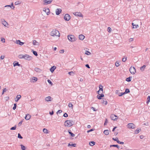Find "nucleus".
I'll list each match as a JSON object with an SVG mask.
<instances>
[{
  "label": "nucleus",
  "instance_id": "1",
  "mask_svg": "<svg viewBox=\"0 0 150 150\" xmlns=\"http://www.w3.org/2000/svg\"><path fill=\"white\" fill-rule=\"evenodd\" d=\"M74 122L72 120H67L64 122V125L66 126L69 127L74 125Z\"/></svg>",
  "mask_w": 150,
  "mask_h": 150
},
{
  "label": "nucleus",
  "instance_id": "2",
  "mask_svg": "<svg viewBox=\"0 0 150 150\" xmlns=\"http://www.w3.org/2000/svg\"><path fill=\"white\" fill-rule=\"evenodd\" d=\"M50 35L52 36L54 35L59 36L60 35V33L59 31L56 30H53L50 33Z\"/></svg>",
  "mask_w": 150,
  "mask_h": 150
},
{
  "label": "nucleus",
  "instance_id": "3",
  "mask_svg": "<svg viewBox=\"0 0 150 150\" xmlns=\"http://www.w3.org/2000/svg\"><path fill=\"white\" fill-rule=\"evenodd\" d=\"M67 37L68 40L71 42H74L76 40V38L74 35H68Z\"/></svg>",
  "mask_w": 150,
  "mask_h": 150
},
{
  "label": "nucleus",
  "instance_id": "4",
  "mask_svg": "<svg viewBox=\"0 0 150 150\" xmlns=\"http://www.w3.org/2000/svg\"><path fill=\"white\" fill-rule=\"evenodd\" d=\"M129 70L130 73L132 74H134L136 72V69L134 67H131L129 68Z\"/></svg>",
  "mask_w": 150,
  "mask_h": 150
},
{
  "label": "nucleus",
  "instance_id": "5",
  "mask_svg": "<svg viewBox=\"0 0 150 150\" xmlns=\"http://www.w3.org/2000/svg\"><path fill=\"white\" fill-rule=\"evenodd\" d=\"M71 18L70 15L68 14H66L64 17V19L66 21H69Z\"/></svg>",
  "mask_w": 150,
  "mask_h": 150
},
{
  "label": "nucleus",
  "instance_id": "6",
  "mask_svg": "<svg viewBox=\"0 0 150 150\" xmlns=\"http://www.w3.org/2000/svg\"><path fill=\"white\" fill-rule=\"evenodd\" d=\"M127 127L129 129H134L135 128V125L132 123H129L127 125Z\"/></svg>",
  "mask_w": 150,
  "mask_h": 150
},
{
  "label": "nucleus",
  "instance_id": "7",
  "mask_svg": "<svg viewBox=\"0 0 150 150\" xmlns=\"http://www.w3.org/2000/svg\"><path fill=\"white\" fill-rule=\"evenodd\" d=\"M25 59L28 60H31L32 59V57L27 54H25Z\"/></svg>",
  "mask_w": 150,
  "mask_h": 150
},
{
  "label": "nucleus",
  "instance_id": "8",
  "mask_svg": "<svg viewBox=\"0 0 150 150\" xmlns=\"http://www.w3.org/2000/svg\"><path fill=\"white\" fill-rule=\"evenodd\" d=\"M110 117L112 120H115L118 119V117L115 115H112Z\"/></svg>",
  "mask_w": 150,
  "mask_h": 150
},
{
  "label": "nucleus",
  "instance_id": "9",
  "mask_svg": "<svg viewBox=\"0 0 150 150\" xmlns=\"http://www.w3.org/2000/svg\"><path fill=\"white\" fill-rule=\"evenodd\" d=\"M73 14L75 16L82 17L83 15L80 12H76L73 13Z\"/></svg>",
  "mask_w": 150,
  "mask_h": 150
},
{
  "label": "nucleus",
  "instance_id": "10",
  "mask_svg": "<svg viewBox=\"0 0 150 150\" xmlns=\"http://www.w3.org/2000/svg\"><path fill=\"white\" fill-rule=\"evenodd\" d=\"M62 10L61 9H57L56 10V13L57 15H59L62 12Z\"/></svg>",
  "mask_w": 150,
  "mask_h": 150
},
{
  "label": "nucleus",
  "instance_id": "11",
  "mask_svg": "<svg viewBox=\"0 0 150 150\" xmlns=\"http://www.w3.org/2000/svg\"><path fill=\"white\" fill-rule=\"evenodd\" d=\"M104 97V95L103 94H100L97 96V98L99 100L102 99V98Z\"/></svg>",
  "mask_w": 150,
  "mask_h": 150
},
{
  "label": "nucleus",
  "instance_id": "12",
  "mask_svg": "<svg viewBox=\"0 0 150 150\" xmlns=\"http://www.w3.org/2000/svg\"><path fill=\"white\" fill-rule=\"evenodd\" d=\"M52 0H44V2L45 4H48L51 3Z\"/></svg>",
  "mask_w": 150,
  "mask_h": 150
},
{
  "label": "nucleus",
  "instance_id": "13",
  "mask_svg": "<svg viewBox=\"0 0 150 150\" xmlns=\"http://www.w3.org/2000/svg\"><path fill=\"white\" fill-rule=\"evenodd\" d=\"M56 67L54 66H53L50 69V70L52 73H53L56 69Z\"/></svg>",
  "mask_w": 150,
  "mask_h": 150
},
{
  "label": "nucleus",
  "instance_id": "14",
  "mask_svg": "<svg viewBox=\"0 0 150 150\" xmlns=\"http://www.w3.org/2000/svg\"><path fill=\"white\" fill-rule=\"evenodd\" d=\"M16 43L17 44H18L21 45H22L24 44V42H21L19 40H16Z\"/></svg>",
  "mask_w": 150,
  "mask_h": 150
},
{
  "label": "nucleus",
  "instance_id": "15",
  "mask_svg": "<svg viewBox=\"0 0 150 150\" xmlns=\"http://www.w3.org/2000/svg\"><path fill=\"white\" fill-rule=\"evenodd\" d=\"M35 71L36 72L40 73L42 71V70L39 68L35 67Z\"/></svg>",
  "mask_w": 150,
  "mask_h": 150
},
{
  "label": "nucleus",
  "instance_id": "16",
  "mask_svg": "<svg viewBox=\"0 0 150 150\" xmlns=\"http://www.w3.org/2000/svg\"><path fill=\"white\" fill-rule=\"evenodd\" d=\"M13 3H12L11 5H7L6 6H5L4 7H10L12 9H13L14 8V6H13Z\"/></svg>",
  "mask_w": 150,
  "mask_h": 150
},
{
  "label": "nucleus",
  "instance_id": "17",
  "mask_svg": "<svg viewBox=\"0 0 150 150\" xmlns=\"http://www.w3.org/2000/svg\"><path fill=\"white\" fill-rule=\"evenodd\" d=\"M21 98V96L20 95H18L16 96V98H15V101L17 102L19 99Z\"/></svg>",
  "mask_w": 150,
  "mask_h": 150
},
{
  "label": "nucleus",
  "instance_id": "18",
  "mask_svg": "<svg viewBox=\"0 0 150 150\" xmlns=\"http://www.w3.org/2000/svg\"><path fill=\"white\" fill-rule=\"evenodd\" d=\"M31 116L28 114L26 115L25 117V119L26 120H28L30 119Z\"/></svg>",
  "mask_w": 150,
  "mask_h": 150
},
{
  "label": "nucleus",
  "instance_id": "19",
  "mask_svg": "<svg viewBox=\"0 0 150 150\" xmlns=\"http://www.w3.org/2000/svg\"><path fill=\"white\" fill-rule=\"evenodd\" d=\"M79 38L81 40H83L84 39L85 36L84 35L81 34L79 35Z\"/></svg>",
  "mask_w": 150,
  "mask_h": 150
},
{
  "label": "nucleus",
  "instance_id": "20",
  "mask_svg": "<svg viewBox=\"0 0 150 150\" xmlns=\"http://www.w3.org/2000/svg\"><path fill=\"white\" fill-rule=\"evenodd\" d=\"M43 11H45L47 15H48L49 14L50 12L49 8H45L44 10H43Z\"/></svg>",
  "mask_w": 150,
  "mask_h": 150
},
{
  "label": "nucleus",
  "instance_id": "21",
  "mask_svg": "<svg viewBox=\"0 0 150 150\" xmlns=\"http://www.w3.org/2000/svg\"><path fill=\"white\" fill-rule=\"evenodd\" d=\"M13 64L14 67H15L17 66L19 67L21 66L20 64H19L18 62H14L13 63Z\"/></svg>",
  "mask_w": 150,
  "mask_h": 150
},
{
  "label": "nucleus",
  "instance_id": "22",
  "mask_svg": "<svg viewBox=\"0 0 150 150\" xmlns=\"http://www.w3.org/2000/svg\"><path fill=\"white\" fill-rule=\"evenodd\" d=\"M51 97L48 96L45 98V100L47 101H51Z\"/></svg>",
  "mask_w": 150,
  "mask_h": 150
},
{
  "label": "nucleus",
  "instance_id": "23",
  "mask_svg": "<svg viewBox=\"0 0 150 150\" xmlns=\"http://www.w3.org/2000/svg\"><path fill=\"white\" fill-rule=\"evenodd\" d=\"M109 131L108 130H105L103 132V133L106 135H108L109 134Z\"/></svg>",
  "mask_w": 150,
  "mask_h": 150
},
{
  "label": "nucleus",
  "instance_id": "24",
  "mask_svg": "<svg viewBox=\"0 0 150 150\" xmlns=\"http://www.w3.org/2000/svg\"><path fill=\"white\" fill-rule=\"evenodd\" d=\"M38 80V78L36 77H33L32 78V79L31 80V82H35L37 81Z\"/></svg>",
  "mask_w": 150,
  "mask_h": 150
},
{
  "label": "nucleus",
  "instance_id": "25",
  "mask_svg": "<svg viewBox=\"0 0 150 150\" xmlns=\"http://www.w3.org/2000/svg\"><path fill=\"white\" fill-rule=\"evenodd\" d=\"M68 132L69 134L72 137H74L75 136V134L71 132L70 130H68Z\"/></svg>",
  "mask_w": 150,
  "mask_h": 150
},
{
  "label": "nucleus",
  "instance_id": "26",
  "mask_svg": "<svg viewBox=\"0 0 150 150\" xmlns=\"http://www.w3.org/2000/svg\"><path fill=\"white\" fill-rule=\"evenodd\" d=\"M132 25L133 26V28H137L139 27L138 25L134 24L133 23H132Z\"/></svg>",
  "mask_w": 150,
  "mask_h": 150
},
{
  "label": "nucleus",
  "instance_id": "27",
  "mask_svg": "<svg viewBox=\"0 0 150 150\" xmlns=\"http://www.w3.org/2000/svg\"><path fill=\"white\" fill-rule=\"evenodd\" d=\"M95 144V142L93 141L90 142L89 143V145L91 146H93Z\"/></svg>",
  "mask_w": 150,
  "mask_h": 150
},
{
  "label": "nucleus",
  "instance_id": "28",
  "mask_svg": "<svg viewBox=\"0 0 150 150\" xmlns=\"http://www.w3.org/2000/svg\"><path fill=\"white\" fill-rule=\"evenodd\" d=\"M141 131V129H139L137 128L135 131L134 132V134H138Z\"/></svg>",
  "mask_w": 150,
  "mask_h": 150
},
{
  "label": "nucleus",
  "instance_id": "29",
  "mask_svg": "<svg viewBox=\"0 0 150 150\" xmlns=\"http://www.w3.org/2000/svg\"><path fill=\"white\" fill-rule=\"evenodd\" d=\"M33 44L34 45H38L39 43L36 40H33Z\"/></svg>",
  "mask_w": 150,
  "mask_h": 150
},
{
  "label": "nucleus",
  "instance_id": "30",
  "mask_svg": "<svg viewBox=\"0 0 150 150\" xmlns=\"http://www.w3.org/2000/svg\"><path fill=\"white\" fill-rule=\"evenodd\" d=\"M99 90L100 91H101L103 92V86L101 85H99Z\"/></svg>",
  "mask_w": 150,
  "mask_h": 150
},
{
  "label": "nucleus",
  "instance_id": "31",
  "mask_svg": "<svg viewBox=\"0 0 150 150\" xmlns=\"http://www.w3.org/2000/svg\"><path fill=\"white\" fill-rule=\"evenodd\" d=\"M116 147L118 149H119V146L118 145L113 144V145H110V147Z\"/></svg>",
  "mask_w": 150,
  "mask_h": 150
},
{
  "label": "nucleus",
  "instance_id": "32",
  "mask_svg": "<svg viewBox=\"0 0 150 150\" xmlns=\"http://www.w3.org/2000/svg\"><path fill=\"white\" fill-rule=\"evenodd\" d=\"M102 103H104L105 105L107 104V102L106 100V99H104V98L103 99Z\"/></svg>",
  "mask_w": 150,
  "mask_h": 150
},
{
  "label": "nucleus",
  "instance_id": "33",
  "mask_svg": "<svg viewBox=\"0 0 150 150\" xmlns=\"http://www.w3.org/2000/svg\"><path fill=\"white\" fill-rule=\"evenodd\" d=\"M76 144H71L70 143H69L68 145V146H72L73 147H75L76 146Z\"/></svg>",
  "mask_w": 150,
  "mask_h": 150
},
{
  "label": "nucleus",
  "instance_id": "34",
  "mask_svg": "<svg viewBox=\"0 0 150 150\" xmlns=\"http://www.w3.org/2000/svg\"><path fill=\"white\" fill-rule=\"evenodd\" d=\"M32 52H33V54L36 56H37L38 55V54L37 52L36 51H34L33 50H32Z\"/></svg>",
  "mask_w": 150,
  "mask_h": 150
},
{
  "label": "nucleus",
  "instance_id": "35",
  "mask_svg": "<svg viewBox=\"0 0 150 150\" xmlns=\"http://www.w3.org/2000/svg\"><path fill=\"white\" fill-rule=\"evenodd\" d=\"M146 67V66L145 65H144L142 66L140 68V69L142 71H143L144 70V69Z\"/></svg>",
  "mask_w": 150,
  "mask_h": 150
},
{
  "label": "nucleus",
  "instance_id": "36",
  "mask_svg": "<svg viewBox=\"0 0 150 150\" xmlns=\"http://www.w3.org/2000/svg\"><path fill=\"white\" fill-rule=\"evenodd\" d=\"M150 96H148L147 99V101H146V103L148 104L149 102H150Z\"/></svg>",
  "mask_w": 150,
  "mask_h": 150
},
{
  "label": "nucleus",
  "instance_id": "37",
  "mask_svg": "<svg viewBox=\"0 0 150 150\" xmlns=\"http://www.w3.org/2000/svg\"><path fill=\"white\" fill-rule=\"evenodd\" d=\"M130 92L128 88L126 89L124 92L125 94L129 93Z\"/></svg>",
  "mask_w": 150,
  "mask_h": 150
},
{
  "label": "nucleus",
  "instance_id": "38",
  "mask_svg": "<svg viewBox=\"0 0 150 150\" xmlns=\"http://www.w3.org/2000/svg\"><path fill=\"white\" fill-rule=\"evenodd\" d=\"M43 132L45 133H48V130L45 129V128H44L43 129Z\"/></svg>",
  "mask_w": 150,
  "mask_h": 150
},
{
  "label": "nucleus",
  "instance_id": "39",
  "mask_svg": "<svg viewBox=\"0 0 150 150\" xmlns=\"http://www.w3.org/2000/svg\"><path fill=\"white\" fill-rule=\"evenodd\" d=\"M126 81L128 82H130L131 81V77H128L126 79Z\"/></svg>",
  "mask_w": 150,
  "mask_h": 150
},
{
  "label": "nucleus",
  "instance_id": "40",
  "mask_svg": "<svg viewBox=\"0 0 150 150\" xmlns=\"http://www.w3.org/2000/svg\"><path fill=\"white\" fill-rule=\"evenodd\" d=\"M21 146L22 150H25L26 148L25 146L23 145H21Z\"/></svg>",
  "mask_w": 150,
  "mask_h": 150
},
{
  "label": "nucleus",
  "instance_id": "41",
  "mask_svg": "<svg viewBox=\"0 0 150 150\" xmlns=\"http://www.w3.org/2000/svg\"><path fill=\"white\" fill-rule=\"evenodd\" d=\"M2 24L5 26H6V25L7 24V23L6 21H3Z\"/></svg>",
  "mask_w": 150,
  "mask_h": 150
},
{
  "label": "nucleus",
  "instance_id": "42",
  "mask_svg": "<svg viewBox=\"0 0 150 150\" xmlns=\"http://www.w3.org/2000/svg\"><path fill=\"white\" fill-rule=\"evenodd\" d=\"M21 3V2L20 1H16L15 3V4L16 5H19V4H20Z\"/></svg>",
  "mask_w": 150,
  "mask_h": 150
},
{
  "label": "nucleus",
  "instance_id": "43",
  "mask_svg": "<svg viewBox=\"0 0 150 150\" xmlns=\"http://www.w3.org/2000/svg\"><path fill=\"white\" fill-rule=\"evenodd\" d=\"M18 137L20 139H22L23 138L20 133L18 134Z\"/></svg>",
  "mask_w": 150,
  "mask_h": 150
},
{
  "label": "nucleus",
  "instance_id": "44",
  "mask_svg": "<svg viewBox=\"0 0 150 150\" xmlns=\"http://www.w3.org/2000/svg\"><path fill=\"white\" fill-rule=\"evenodd\" d=\"M16 126L15 125L13 127H12L11 128V129H10L11 130H15L16 129Z\"/></svg>",
  "mask_w": 150,
  "mask_h": 150
},
{
  "label": "nucleus",
  "instance_id": "45",
  "mask_svg": "<svg viewBox=\"0 0 150 150\" xmlns=\"http://www.w3.org/2000/svg\"><path fill=\"white\" fill-rule=\"evenodd\" d=\"M69 108H73V105L71 103H69Z\"/></svg>",
  "mask_w": 150,
  "mask_h": 150
},
{
  "label": "nucleus",
  "instance_id": "46",
  "mask_svg": "<svg viewBox=\"0 0 150 150\" xmlns=\"http://www.w3.org/2000/svg\"><path fill=\"white\" fill-rule=\"evenodd\" d=\"M17 106V105L16 103H14V106L13 107V110H15L16 109V107Z\"/></svg>",
  "mask_w": 150,
  "mask_h": 150
},
{
  "label": "nucleus",
  "instance_id": "47",
  "mask_svg": "<svg viewBox=\"0 0 150 150\" xmlns=\"http://www.w3.org/2000/svg\"><path fill=\"white\" fill-rule=\"evenodd\" d=\"M47 81L51 85H53V84H52V81L50 80H49V79L47 80Z\"/></svg>",
  "mask_w": 150,
  "mask_h": 150
},
{
  "label": "nucleus",
  "instance_id": "48",
  "mask_svg": "<svg viewBox=\"0 0 150 150\" xmlns=\"http://www.w3.org/2000/svg\"><path fill=\"white\" fill-rule=\"evenodd\" d=\"M111 28L110 27H108V32L109 33H110L111 32Z\"/></svg>",
  "mask_w": 150,
  "mask_h": 150
},
{
  "label": "nucleus",
  "instance_id": "49",
  "mask_svg": "<svg viewBox=\"0 0 150 150\" xmlns=\"http://www.w3.org/2000/svg\"><path fill=\"white\" fill-rule=\"evenodd\" d=\"M125 94V93L124 92H122V93H119L118 96H121L122 95H124Z\"/></svg>",
  "mask_w": 150,
  "mask_h": 150
},
{
  "label": "nucleus",
  "instance_id": "50",
  "mask_svg": "<svg viewBox=\"0 0 150 150\" xmlns=\"http://www.w3.org/2000/svg\"><path fill=\"white\" fill-rule=\"evenodd\" d=\"M68 73L71 76L73 75L74 74V72L73 71L69 72Z\"/></svg>",
  "mask_w": 150,
  "mask_h": 150
},
{
  "label": "nucleus",
  "instance_id": "51",
  "mask_svg": "<svg viewBox=\"0 0 150 150\" xmlns=\"http://www.w3.org/2000/svg\"><path fill=\"white\" fill-rule=\"evenodd\" d=\"M95 130V129H91L89 130H88L87 131V132L88 133H89L91 132H92V131H93L94 130Z\"/></svg>",
  "mask_w": 150,
  "mask_h": 150
},
{
  "label": "nucleus",
  "instance_id": "52",
  "mask_svg": "<svg viewBox=\"0 0 150 150\" xmlns=\"http://www.w3.org/2000/svg\"><path fill=\"white\" fill-rule=\"evenodd\" d=\"M63 116L65 117H68V115L67 113H65L63 115Z\"/></svg>",
  "mask_w": 150,
  "mask_h": 150
},
{
  "label": "nucleus",
  "instance_id": "53",
  "mask_svg": "<svg viewBox=\"0 0 150 150\" xmlns=\"http://www.w3.org/2000/svg\"><path fill=\"white\" fill-rule=\"evenodd\" d=\"M23 54H21L19 55L18 56V57L20 59H22Z\"/></svg>",
  "mask_w": 150,
  "mask_h": 150
},
{
  "label": "nucleus",
  "instance_id": "54",
  "mask_svg": "<svg viewBox=\"0 0 150 150\" xmlns=\"http://www.w3.org/2000/svg\"><path fill=\"white\" fill-rule=\"evenodd\" d=\"M85 54L87 55H89L91 54V53L89 51H87Z\"/></svg>",
  "mask_w": 150,
  "mask_h": 150
},
{
  "label": "nucleus",
  "instance_id": "55",
  "mask_svg": "<svg viewBox=\"0 0 150 150\" xmlns=\"http://www.w3.org/2000/svg\"><path fill=\"white\" fill-rule=\"evenodd\" d=\"M115 65L117 67H118L119 66V62H116L115 63Z\"/></svg>",
  "mask_w": 150,
  "mask_h": 150
},
{
  "label": "nucleus",
  "instance_id": "56",
  "mask_svg": "<svg viewBox=\"0 0 150 150\" xmlns=\"http://www.w3.org/2000/svg\"><path fill=\"white\" fill-rule=\"evenodd\" d=\"M1 41L2 42H5V40L4 38H1Z\"/></svg>",
  "mask_w": 150,
  "mask_h": 150
},
{
  "label": "nucleus",
  "instance_id": "57",
  "mask_svg": "<svg viewBox=\"0 0 150 150\" xmlns=\"http://www.w3.org/2000/svg\"><path fill=\"white\" fill-rule=\"evenodd\" d=\"M6 90H6V88H4V89H3V92H2V94H4V92H6Z\"/></svg>",
  "mask_w": 150,
  "mask_h": 150
},
{
  "label": "nucleus",
  "instance_id": "58",
  "mask_svg": "<svg viewBox=\"0 0 150 150\" xmlns=\"http://www.w3.org/2000/svg\"><path fill=\"white\" fill-rule=\"evenodd\" d=\"M64 50H61L59 51V53H62L64 52Z\"/></svg>",
  "mask_w": 150,
  "mask_h": 150
},
{
  "label": "nucleus",
  "instance_id": "59",
  "mask_svg": "<svg viewBox=\"0 0 150 150\" xmlns=\"http://www.w3.org/2000/svg\"><path fill=\"white\" fill-rule=\"evenodd\" d=\"M23 121L22 120L18 124V125L19 126H20L21 124H22V123L23 122Z\"/></svg>",
  "mask_w": 150,
  "mask_h": 150
},
{
  "label": "nucleus",
  "instance_id": "60",
  "mask_svg": "<svg viewBox=\"0 0 150 150\" xmlns=\"http://www.w3.org/2000/svg\"><path fill=\"white\" fill-rule=\"evenodd\" d=\"M62 112V111L61 110H59L57 112V113L58 114V113H60Z\"/></svg>",
  "mask_w": 150,
  "mask_h": 150
},
{
  "label": "nucleus",
  "instance_id": "61",
  "mask_svg": "<svg viewBox=\"0 0 150 150\" xmlns=\"http://www.w3.org/2000/svg\"><path fill=\"white\" fill-rule=\"evenodd\" d=\"M127 60V58H123L122 59V61L123 62H125Z\"/></svg>",
  "mask_w": 150,
  "mask_h": 150
},
{
  "label": "nucleus",
  "instance_id": "62",
  "mask_svg": "<svg viewBox=\"0 0 150 150\" xmlns=\"http://www.w3.org/2000/svg\"><path fill=\"white\" fill-rule=\"evenodd\" d=\"M91 109H92L94 111H96V109L95 108H94L93 107H92L91 108Z\"/></svg>",
  "mask_w": 150,
  "mask_h": 150
},
{
  "label": "nucleus",
  "instance_id": "63",
  "mask_svg": "<svg viewBox=\"0 0 150 150\" xmlns=\"http://www.w3.org/2000/svg\"><path fill=\"white\" fill-rule=\"evenodd\" d=\"M108 123V120L107 119H106L105 122L104 123V125H106L107 123Z\"/></svg>",
  "mask_w": 150,
  "mask_h": 150
},
{
  "label": "nucleus",
  "instance_id": "64",
  "mask_svg": "<svg viewBox=\"0 0 150 150\" xmlns=\"http://www.w3.org/2000/svg\"><path fill=\"white\" fill-rule=\"evenodd\" d=\"M112 139L113 140L116 141L118 139L117 137H116L115 138H113Z\"/></svg>",
  "mask_w": 150,
  "mask_h": 150
}]
</instances>
